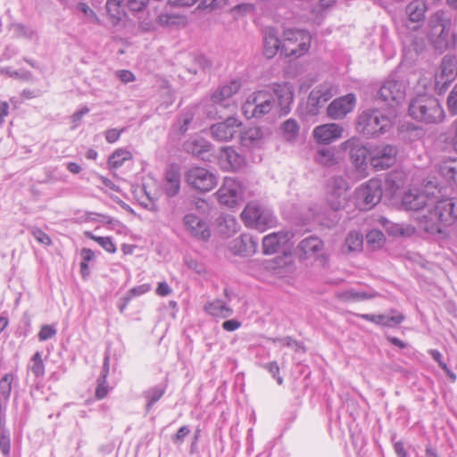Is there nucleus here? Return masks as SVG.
<instances>
[{
  "instance_id": "412c9836",
  "label": "nucleus",
  "mask_w": 457,
  "mask_h": 457,
  "mask_svg": "<svg viewBox=\"0 0 457 457\" xmlns=\"http://www.w3.org/2000/svg\"><path fill=\"white\" fill-rule=\"evenodd\" d=\"M333 96L332 89L327 85H320L313 88L308 97L309 112L315 114Z\"/></svg>"
},
{
  "instance_id": "b1692460",
  "label": "nucleus",
  "mask_w": 457,
  "mask_h": 457,
  "mask_svg": "<svg viewBox=\"0 0 457 457\" xmlns=\"http://www.w3.org/2000/svg\"><path fill=\"white\" fill-rule=\"evenodd\" d=\"M420 25L414 27L415 34H410L403 39V48L406 54H410L411 58L414 55L421 54L426 49V41L423 33L419 32L417 29Z\"/></svg>"
},
{
  "instance_id": "cd10ccee",
  "label": "nucleus",
  "mask_w": 457,
  "mask_h": 457,
  "mask_svg": "<svg viewBox=\"0 0 457 457\" xmlns=\"http://www.w3.org/2000/svg\"><path fill=\"white\" fill-rule=\"evenodd\" d=\"M266 135L262 128H250L241 134V145L248 149L259 148L263 145Z\"/></svg>"
},
{
  "instance_id": "5fc2aeb1",
  "label": "nucleus",
  "mask_w": 457,
  "mask_h": 457,
  "mask_svg": "<svg viewBox=\"0 0 457 457\" xmlns=\"http://www.w3.org/2000/svg\"><path fill=\"white\" fill-rule=\"evenodd\" d=\"M108 394V386L106 378H98L97 386L96 389V397L97 399L104 398Z\"/></svg>"
},
{
  "instance_id": "2eb2a0df",
  "label": "nucleus",
  "mask_w": 457,
  "mask_h": 457,
  "mask_svg": "<svg viewBox=\"0 0 457 457\" xmlns=\"http://www.w3.org/2000/svg\"><path fill=\"white\" fill-rule=\"evenodd\" d=\"M427 209H423L418 213L416 220L419 228L429 234H439L442 232V225L444 224L437 215L433 204H429Z\"/></svg>"
},
{
  "instance_id": "c9c22d12",
  "label": "nucleus",
  "mask_w": 457,
  "mask_h": 457,
  "mask_svg": "<svg viewBox=\"0 0 457 457\" xmlns=\"http://www.w3.org/2000/svg\"><path fill=\"white\" fill-rule=\"evenodd\" d=\"M376 296H377V293H375V292L357 291L354 289L345 290V291L340 292L337 295V297L344 302L363 301V300L374 298Z\"/></svg>"
},
{
  "instance_id": "e433bc0d",
  "label": "nucleus",
  "mask_w": 457,
  "mask_h": 457,
  "mask_svg": "<svg viewBox=\"0 0 457 457\" xmlns=\"http://www.w3.org/2000/svg\"><path fill=\"white\" fill-rule=\"evenodd\" d=\"M204 309L211 315L221 318H228L233 313L232 309L227 306L221 300H215L207 303Z\"/></svg>"
},
{
  "instance_id": "6e6552de",
  "label": "nucleus",
  "mask_w": 457,
  "mask_h": 457,
  "mask_svg": "<svg viewBox=\"0 0 457 457\" xmlns=\"http://www.w3.org/2000/svg\"><path fill=\"white\" fill-rule=\"evenodd\" d=\"M382 197V183L379 179H370L355 190L357 204L361 210H370Z\"/></svg>"
},
{
  "instance_id": "603ef678",
  "label": "nucleus",
  "mask_w": 457,
  "mask_h": 457,
  "mask_svg": "<svg viewBox=\"0 0 457 457\" xmlns=\"http://www.w3.org/2000/svg\"><path fill=\"white\" fill-rule=\"evenodd\" d=\"M227 4V0H202L199 8L214 11L223 7Z\"/></svg>"
},
{
  "instance_id": "dca6fc26",
  "label": "nucleus",
  "mask_w": 457,
  "mask_h": 457,
  "mask_svg": "<svg viewBox=\"0 0 457 457\" xmlns=\"http://www.w3.org/2000/svg\"><path fill=\"white\" fill-rule=\"evenodd\" d=\"M457 75L456 59L445 55L441 62L440 72L436 75V87L439 90L446 89Z\"/></svg>"
},
{
  "instance_id": "20e7f679",
  "label": "nucleus",
  "mask_w": 457,
  "mask_h": 457,
  "mask_svg": "<svg viewBox=\"0 0 457 457\" xmlns=\"http://www.w3.org/2000/svg\"><path fill=\"white\" fill-rule=\"evenodd\" d=\"M391 127L389 118L378 109L363 111L357 118L356 129L366 137H377L386 133Z\"/></svg>"
},
{
  "instance_id": "ddd939ff",
  "label": "nucleus",
  "mask_w": 457,
  "mask_h": 457,
  "mask_svg": "<svg viewBox=\"0 0 457 457\" xmlns=\"http://www.w3.org/2000/svg\"><path fill=\"white\" fill-rule=\"evenodd\" d=\"M242 122L236 117L230 116L224 121L211 126L210 130L212 137L217 141L231 140L237 132Z\"/></svg>"
},
{
  "instance_id": "4d7b16f0",
  "label": "nucleus",
  "mask_w": 457,
  "mask_h": 457,
  "mask_svg": "<svg viewBox=\"0 0 457 457\" xmlns=\"http://www.w3.org/2000/svg\"><path fill=\"white\" fill-rule=\"evenodd\" d=\"M55 334H56L55 328H54L52 326H49V325H44L38 333V338L40 341H46V340L53 337Z\"/></svg>"
},
{
  "instance_id": "09e8293b",
  "label": "nucleus",
  "mask_w": 457,
  "mask_h": 457,
  "mask_svg": "<svg viewBox=\"0 0 457 457\" xmlns=\"http://www.w3.org/2000/svg\"><path fill=\"white\" fill-rule=\"evenodd\" d=\"M0 450L4 456H9L11 451L9 430H0Z\"/></svg>"
},
{
  "instance_id": "8fccbe9b",
  "label": "nucleus",
  "mask_w": 457,
  "mask_h": 457,
  "mask_svg": "<svg viewBox=\"0 0 457 457\" xmlns=\"http://www.w3.org/2000/svg\"><path fill=\"white\" fill-rule=\"evenodd\" d=\"M30 232H31L32 236L35 237V239L37 242H39L40 244H43L45 245H52V239L41 228H37V227H31Z\"/></svg>"
},
{
  "instance_id": "4468645a",
  "label": "nucleus",
  "mask_w": 457,
  "mask_h": 457,
  "mask_svg": "<svg viewBox=\"0 0 457 457\" xmlns=\"http://www.w3.org/2000/svg\"><path fill=\"white\" fill-rule=\"evenodd\" d=\"M342 149L349 152L350 159L356 169L362 170L367 165L369 150L356 137L350 138L341 145Z\"/></svg>"
},
{
  "instance_id": "9b49d317",
  "label": "nucleus",
  "mask_w": 457,
  "mask_h": 457,
  "mask_svg": "<svg viewBox=\"0 0 457 457\" xmlns=\"http://www.w3.org/2000/svg\"><path fill=\"white\" fill-rule=\"evenodd\" d=\"M405 96V85L403 81L390 79L384 82L378 92V97L389 106L398 105Z\"/></svg>"
},
{
  "instance_id": "393cba45",
  "label": "nucleus",
  "mask_w": 457,
  "mask_h": 457,
  "mask_svg": "<svg viewBox=\"0 0 457 457\" xmlns=\"http://www.w3.org/2000/svg\"><path fill=\"white\" fill-rule=\"evenodd\" d=\"M282 43L283 39L278 37V33L275 29H266L263 38V54L269 59L274 57L279 50L283 54Z\"/></svg>"
},
{
  "instance_id": "2f4dec72",
  "label": "nucleus",
  "mask_w": 457,
  "mask_h": 457,
  "mask_svg": "<svg viewBox=\"0 0 457 457\" xmlns=\"http://www.w3.org/2000/svg\"><path fill=\"white\" fill-rule=\"evenodd\" d=\"M323 248V242L317 237H308L303 239L299 245L298 249L301 252V256L307 259L317 253L320 252Z\"/></svg>"
},
{
  "instance_id": "a19ab883",
  "label": "nucleus",
  "mask_w": 457,
  "mask_h": 457,
  "mask_svg": "<svg viewBox=\"0 0 457 457\" xmlns=\"http://www.w3.org/2000/svg\"><path fill=\"white\" fill-rule=\"evenodd\" d=\"M363 238L362 235L358 232H350L345 238V246L347 252H357L362 247Z\"/></svg>"
},
{
  "instance_id": "1a4fd4ad",
  "label": "nucleus",
  "mask_w": 457,
  "mask_h": 457,
  "mask_svg": "<svg viewBox=\"0 0 457 457\" xmlns=\"http://www.w3.org/2000/svg\"><path fill=\"white\" fill-rule=\"evenodd\" d=\"M186 182L194 189L208 192L217 185L216 176L203 167H192L185 173Z\"/></svg>"
},
{
  "instance_id": "f03ea898",
  "label": "nucleus",
  "mask_w": 457,
  "mask_h": 457,
  "mask_svg": "<svg viewBox=\"0 0 457 457\" xmlns=\"http://www.w3.org/2000/svg\"><path fill=\"white\" fill-rule=\"evenodd\" d=\"M428 27V38L436 50L442 53L456 46L457 37L450 34L451 18L446 12L440 10L432 14Z\"/></svg>"
},
{
  "instance_id": "bb28decb",
  "label": "nucleus",
  "mask_w": 457,
  "mask_h": 457,
  "mask_svg": "<svg viewBox=\"0 0 457 457\" xmlns=\"http://www.w3.org/2000/svg\"><path fill=\"white\" fill-rule=\"evenodd\" d=\"M219 161L223 169L237 170L244 165V158L234 148L223 146L220 148Z\"/></svg>"
},
{
  "instance_id": "c85d7f7f",
  "label": "nucleus",
  "mask_w": 457,
  "mask_h": 457,
  "mask_svg": "<svg viewBox=\"0 0 457 457\" xmlns=\"http://www.w3.org/2000/svg\"><path fill=\"white\" fill-rule=\"evenodd\" d=\"M163 188L170 197L179 194L180 189V172L177 165H170L165 171Z\"/></svg>"
},
{
  "instance_id": "69168bd1",
  "label": "nucleus",
  "mask_w": 457,
  "mask_h": 457,
  "mask_svg": "<svg viewBox=\"0 0 457 457\" xmlns=\"http://www.w3.org/2000/svg\"><path fill=\"white\" fill-rule=\"evenodd\" d=\"M186 264L189 269L195 270L198 274L202 273L204 270V266L201 263H199L196 260H194L192 258L186 259Z\"/></svg>"
},
{
  "instance_id": "6ab92c4d",
  "label": "nucleus",
  "mask_w": 457,
  "mask_h": 457,
  "mask_svg": "<svg viewBox=\"0 0 457 457\" xmlns=\"http://www.w3.org/2000/svg\"><path fill=\"white\" fill-rule=\"evenodd\" d=\"M433 207L444 224H451L457 220V198L439 200Z\"/></svg>"
},
{
  "instance_id": "0eeeda50",
  "label": "nucleus",
  "mask_w": 457,
  "mask_h": 457,
  "mask_svg": "<svg viewBox=\"0 0 457 457\" xmlns=\"http://www.w3.org/2000/svg\"><path fill=\"white\" fill-rule=\"evenodd\" d=\"M349 185L342 176H334L327 182V203L334 211L344 209L347 204Z\"/></svg>"
},
{
  "instance_id": "680f3d73",
  "label": "nucleus",
  "mask_w": 457,
  "mask_h": 457,
  "mask_svg": "<svg viewBox=\"0 0 457 457\" xmlns=\"http://www.w3.org/2000/svg\"><path fill=\"white\" fill-rule=\"evenodd\" d=\"M123 130H124V129H122L120 130H118L116 129H111L106 130V132H105L106 141L111 144L116 142L119 139L120 133Z\"/></svg>"
},
{
  "instance_id": "58836bf2",
  "label": "nucleus",
  "mask_w": 457,
  "mask_h": 457,
  "mask_svg": "<svg viewBox=\"0 0 457 457\" xmlns=\"http://www.w3.org/2000/svg\"><path fill=\"white\" fill-rule=\"evenodd\" d=\"M378 222L385 228L386 232L393 236H405L409 235L410 229L404 228L402 225L390 221L386 217H380Z\"/></svg>"
},
{
  "instance_id": "72a5a7b5",
  "label": "nucleus",
  "mask_w": 457,
  "mask_h": 457,
  "mask_svg": "<svg viewBox=\"0 0 457 457\" xmlns=\"http://www.w3.org/2000/svg\"><path fill=\"white\" fill-rule=\"evenodd\" d=\"M360 317L375 324H379L386 327L396 326L404 320V316L403 314H397L395 316L361 314Z\"/></svg>"
},
{
  "instance_id": "c756f323",
  "label": "nucleus",
  "mask_w": 457,
  "mask_h": 457,
  "mask_svg": "<svg viewBox=\"0 0 457 457\" xmlns=\"http://www.w3.org/2000/svg\"><path fill=\"white\" fill-rule=\"evenodd\" d=\"M402 204L407 211L421 212L429 205L428 197L424 193L409 191L402 198Z\"/></svg>"
},
{
  "instance_id": "423d86ee",
  "label": "nucleus",
  "mask_w": 457,
  "mask_h": 457,
  "mask_svg": "<svg viewBox=\"0 0 457 457\" xmlns=\"http://www.w3.org/2000/svg\"><path fill=\"white\" fill-rule=\"evenodd\" d=\"M247 227L264 231L275 226L276 219L272 212L255 203L248 204L241 213Z\"/></svg>"
},
{
  "instance_id": "a18cd8bd",
  "label": "nucleus",
  "mask_w": 457,
  "mask_h": 457,
  "mask_svg": "<svg viewBox=\"0 0 457 457\" xmlns=\"http://www.w3.org/2000/svg\"><path fill=\"white\" fill-rule=\"evenodd\" d=\"M13 379L14 375L12 373H6L0 380V394L5 400L10 397Z\"/></svg>"
},
{
  "instance_id": "ea45409f",
  "label": "nucleus",
  "mask_w": 457,
  "mask_h": 457,
  "mask_svg": "<svg viewBox=\"0 0 457 457\" xmlns=\"http://www.w3.org/2000/svg\"><path fill=\"white\" fill-rule=\"evenodd\" d=\"M315 161L325 166H332L336 162L334 150L331 148H320L316 152Z\"/></svg>"
},
{
  "instance_id": "bf43d9fd",
  "label": "nucleus",
  "mask_w": 457,
  "mask_h": 457,
  "mask_svg": "<svg viewBox=\"0 0 457 457\" xmlns=\"http://www.w3.org/2000/svg\"><path fill=\"white\" fill-rule=\"evenodd\" d=\"M116 76L123 83H129L135 80L134 74L127 70L117 71Z\"/></svg>"
},
{
  "instance_id": "37998d69",
  "label": "nucleus",
  "mask_w": 457,
  "mask_h": 457,
  "mask_svg": "<svg viewBox=\"0 0 457 457\" xmlns=\"http://www.w3.org/2000/svg\"><path fill=\"white\" fill-rule=\"evenodd\" d=\"M85 236L97 242L107 252L113 253L116 252V246L109 237H96L90 231H86Z\"/></svg>"
},
{
  "instance_id": "f3484780",
  "label": "nucleus",
  "mask_w": 457,
  "mask_h": 457,
  "mask_svg": "<svg viewBox=\"0 0 457 457\" xmlns=\"http://www.w3.org/2000/svg\"><path fill=\"white\" fill-rule=\"evenodd\" d=\"M186 230L195 238L206 241L211 237V231L205 221L195 214H187L183 218Z\"/></svg>"
},
{
  "instance_id": "39448f33",
  "label": "nucleus",
  "mask_w": 457,
  "mask_h": 457,
  "mask_svg": "<svg viewBox=\"0 0 457 457\" xmlns=\"http://www.w3.org/2000/svg\"><path fill=\"white\" fill-rule=\"evenodd\" d=\"M311 44V35L306 30L287 29L283 32L282 54L285 56L300 57Z\"/></svg>"
},
{
  "instance_id": "864d4df0",
  "label": "nucleus",
  "mask_w": 457,
  "mask_h": 457,
  "mask_svg": "<svg viewBox=\"0 0 457 457\" xmlns=\"http://www.w3.org/2000/svg\"><path fill=\"white\" fill-rule=\"evenodd\" d=\"M163 393L164 389L162 387H154L149 389L146 392V396L149 399V402L146 405L147 409H149L152 404L157 402L162 396Z\"/></svg>"
},
{
  "instance_id": "338daca9",
  "label": "nucleus",
  "mask_w": 457,
  "mask_h": 457,
  "mask_svg": "<svg viewBox=\"0 0 457 457\" xmlns=\"http://www.w3.org/2000/svg\"><path fill=\"white\" fill-rule=\"evenodd\" d=\"M139 28L144 32L152 31L154 29V23L153 21V19L145 18L139 21Z\"/></svg>"
},
{
  "instance_id": "9d476101",
  "label": "nucleus",
  "mask_w": 457,
  "mask_h": 457,
  "mask_svg": "<svg viewBox=\"0 0 457 457\" xmlns=\"http://www.w3.org/2000/svg\"><path fill=\"white\" fill-rule=\"evenodd\" d=\"M220 204L233 208L243 198V188L238 181L232 178H225L223 185L216 193Z\"/></svg>"
},
{
  "instance_id": "052dcab7",
  "label": "nucleus",
  "mask_w": 457,
  "mask_h": 457,
  "mask_svg": "<svg viewBox=\"0 0 457 457\" xmlns=\"http://www.w3.org/2000/svg\"><path fill=\"white\" fill-rule=\"evenodd\" d=\"M429 354L438 363L439 367L446 373L450 372L446 363L442 361V354L437 350H430Z\"/></svg>"
},
{
  "instance_id": "7c9ffc66",
  "label": "nucleus",
  "mask_w": 457,
  "mask_h": 457,
  "mask_svg": "<svg viewBox=\"0 0 457 457\" xmlns=\"http://www.w3.org/2000/svg\"><path fill=\"white\" fill-rule=\"evenodd\" d=\"M212 148L211 143L203 137H192L184 143V149L194 156L205 160V154Z\"/></svg>"
},
{
  "instance_id": "f8f14e48",
  "label": "nucleus",
  "mask_w": 457,
  "mask_h": 457,
  "mask_svg": "<svg viewBox=\"0 0 457 457\" xmlns=\"http://www.w3.org/2000/svg\"><path fill=\"white\" fill-rule=\"evenodd\" d=\"M397 154V148L393 145H377L370 158L371 165L377 170H385L391 167Z\"/></svg>"
},
{
  "instance_id": "de8ad7c7",
  "label": "nucleus",
  "mask_w": 457,
  "mask_h": 457,
  "mask_svg": "<svg viewBox=\"0 0 457 457\" xmlns=\"http://www.w3.org/2000/svg\"><path fill=\"white\" fill-rule=\"evenodd\" d=\"M32 366L30 367L31 371L37 377H40L44 375L45 366L41 358V353L37 352L32 357Z\"/></svg>"
},
{
  "instance_id": "3c124183",
  "label": "nucleus",
  "mask_w": 457,
  "mask_h": 457,
  "mask_svg": "<svg viewBox=\"0 0 457 457\" xmlns=\"http://www.w3.org/2000/svg\"><path fill=\"white\" fill-rule=\"evenodd\" d=\"M442 171L444 176L450 180L457 183V162H450L448 164H445L442 168Z\"/></svg>"
},
{
  "instance_id": "0e129e2a",
  "label": "nucleus",
  "mask_w": 457,
  "mask_h": 457,
  "mask_svg": "<svg viewBox=\"0 0 457 457\" xmlns=\"http://www.w3.org/2000/svg\"><path fill=\"white\" fill-rule=\"evenodd\" d=\"M266 368L269 370V371L272 374L274 378H276L277 382L281 385L282 384V378L278 376L279 371V367L276 361L270 362L266 364Z\"/></svg>"
},
{
  "instance_id": "5701e85b",
  "label": "nucleus",
  "mask_w": 457,
  "mask_h": 457,
  "mask_svg": "<svg viewBox=\"0 0 457 457\" xmlns=\"http://www.w3.org/2000/svg\"><path fill=\"white\" fill-rule=\"evenodd\" d=\"M343 128L336 123H328L316 127L313 129L314 138L325 144H328L342 137Z\"/></svg>"
},
{
  "instance_id": "c03bdc74",
  "label": "nucleus",
  "mask_w": 457,
  "mask_h": 457,
  "mask_svg": "<svg viewBox=\"0 0 457 457\" xmlns=\"http://www.w3.org/2000/svg\"><path fill=\"white\" fill-rule=\"evenodd\" d=\"M122 2L123 0H107L106 11L112 18L118 21L121 19L123 14V9L121 6Z\"/></svg>"
},
{
  "instance_id": "4c0bfd02",
  "label": "nucleus",
  "mask_w": 457,
  "mask_h": 457,
  "mask_svg": "<svg viewBox=\"0 0 457 457\" xmlns=\"http://www.w3.org/2000/svg\"><path fill=\"white\" fill-rule=\"evenodd\" d=\"M283 138L287 142H293L299 134V125L294 119H288L281 124Z\"/></svg>"
},
{
  "instance_id": "774afa93",
  "label": "nucleus",
  "mask_w": 457,
  "mask_h": 457,
  "mask_svg": "<svg viewBox=\"0 0 457 457\" xmlns=\"http://www.w3.org/2000/svg\"><path fill=\"white\" fill-rule=\"evenodd\" d=\"M394 449L398 457H409L407 451L404 449L403 442L395 441L394 443Z\"/></svg>"
},
{
  "instance_id": "49530a36",
  "label": "nucleus",
  "mask_w": 457,
  "mask_h": 457,
  "mask_svg": "<svg viewBox=\"0 0 457 457\" xmlns=\"http://www.w3.org/2000/svg\"><path fill=\"white\" fill-rule=\"evenodd\" d=\"M367 244L371 245L373 248L381 246L384 242V234L377 229L370 230L366 235Z\"/></svg>"
},
{
  "instance_id": "aec40b11",
  "label": "nucleus",
  "mask_w": 457,
  "mask_h": 457,
  "mask_svg": "<svg viewBox=\"0 0 457 457\" xmlns=\"http://www.w3.org/2000/svg\"><path fill=\"white\" fill-rule=\"evenodd\" d=\"M293 237L287 231H279L267 235L262 239V250L264 254H273L279 251Z\"/></svg>"
},
{
  "instance_id": "a211bd4d",
  "label": "nucleus",
  "mask_w": 457,
  "mask_h": 457,
  "mask_svg": "<svg viewBox=\"0 0 457 457\" xmlns=\"http://www.w3.org/2000/svg\"><path fill=\"white\" fill-rule=\"evenodd\" d=\"M354 104L355 96L353 94H348L345 96L337 98L328 106V115L335 120L342 119L353 111Z\"/></svg>"
},
{
  "instance_id": "473e14b6",
  "label": "nucleus",
  "mask_w": 457,
  "mask_h": 457,
  "mask_svg": "<svg viewBox=\"0 0 457 457\" xmlns=\"http://www.w3.org/2000/svg\"><path fill=\"white\" fill-rule=\"evenodd\" d=\"M427 10L428 6L424 0H413L406 6L405 12L410 21L422 23Z\"/></svg>"
},
{
  "instance_id": "e2e57ef3",
  "label": "nucleus",
  "mask_w": 457,
  "mask_h": 457,
  "mask_svg": "<svg viewBox=\"0 0 457 457\" xmlns=\"http://www.w3.org/2000/svg\"><path fill=\"white\" fill-rule=\"evenodd\" d=\"M447 105L449 112L453 115L457 114V95L450 93L447 97Z\"/></svg>"
},
{
  "instance_id": "f704fd0d",
  "label": "nucleus",
  "mask_w": 457,
  "mask_h": 457,
  "mask_svg": "<svg viewBox=\"0 0 457 457\" xmlns=\"http://www.w3.org/2000/svg\"><path fill=\"white\" fill-rule=\"evenodd\" d=\"M240 88V83L234 80L228 85L219 87L212 96V100L215 104H221L223 101L230 98Z\"/></svg>"
},
{
  "instance_id": "a878e982",
  "label": "nucleus",
  "mask_w": 457,
  "mask_h": 457,
  "mask_svg": "<svg viewBox=\"0 0 457 457\" xmlns=\"http://www.w3.org/2000/svg\"><path fill=\"white\" fill-rule=\"evenodd\" d=\"M257 245V238L249 234H243L231 242V247L235 253L245 256L253 254L256 252Z\"/></svg>"
},
{
  "instance_id": "f257e3e1",
  "label": "nucleus",
  "mask_w": 457,
  "mask_h": 457,
  "mask_svg": "<svg viewBox=\"0 0 457 457\" xmlns=\"http://www.w3.org/2000/svg\"><path fill=\"white\" fill-rule=\"evenodd\" d=\"M293 92L287 84L275 85L272 88L260 90L248 96L242 110L247 118L260 119L269 113L277 103L283 114L290 111Z\"/></svg>"
},
{
  "instance_id": "6e6d98bb",
  "label": "nucleus",
  "mask_w": 457,
  "mask_h": 457,
  "mask_svg": "<svg viewBox=\"0 0 457 457\" xmlns=\"http://www.w3.org/2000/svg\"><path fill=\"white\" fill-rule=\"evenodd\" d=\"M148 4V0H127V6L131 12H142Z\"/></svg>"
},
{
  "instance_id": "13d9d810",
  "label": "nucleus",
  "mask_w": 457,
  "mask_h": 457,
  "mask_svg": "<svg viewBox=\"0 0 457 457\" xmlns=\"http://www.w3.org/2000/svg\"><path fill=\"white\" fill-rule=\"evenodd\" d=\"M150 288L151 287L148 284H143V285H140V286L131 288L127 293V295L131 299L135 296H138V295L147 293L150 290Z\"/></svg>"
},
{
  "instance_id": "7ed1b4c3",
  "label": "nucleus",
  "mask_w": 457,
  "mask_h": 457,
  "mask_svg": "<svg viewBox=\"0 0 457 457\" xmlns=\"http://www.w3.org/2000/svg\"><path fill=\"white\" fill-rule=\"evenodd\" d=\"M408 112L412 119L427 124L441 122L445 118V112L439 101L436 97L427 95L412 99Z\"/></svg>"
},
{
  "instance_id": "79ce46f5",
  "label": "nucleus",
  "mask_w": 457,
  "mask_h": 457,
  "mask_svg": "<svg viewBox=\"0 0 457 457\" xmlns=\"http://www.w3.org/2000/svg\"><path fill=\"white\" fill-rule=\"evenodd\" d=\"M131 158V154L123 149L116 150L109 158L108 164L111 168L120 167L126 160Z\"/></svg>"
},
{
  "instance_id": "4be33fe9",
  "label": "nucleus",
  "mask_w": 457,
  "mask_h": 457,
  "mask_svg": "<svg viewBox=\"0 0 457 457\" xmlns=\"http://www.w3.org/2000/svg\"><path fill=\"white\" fill-rule=\"evenodd\" d=\"M182 66L187 73L196 75L199 71L209 72L212 68V62L204 55L187 54L182 61Z\"/></svg>"
}]
</instances>
